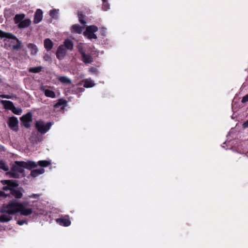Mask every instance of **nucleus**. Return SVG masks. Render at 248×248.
I'll return each mask as SVG.
<instances>
[{"instance_id": "obj_1", "label": "nucleus", "mask_w": 248, "mask_h": 248, "mask_svg": "<svg viewBox=\"0 0 248 248\" xmlns=\"http://www.w3.org/2000/svg\"><path fill=\"white\" fill-rule=\"evenodd\" d=\"M0 183L4 185L2 189L3 191H10V196L12 195L16 199H20L23 196L24 190L23 187H18L19 183L16 180H3Z\"/></svg>"}, {"instance_id": "obj_2", "label": "nucleus", "mask_w": 248, "mask_h": 248, "mask_svg": "<svg viewBox=\"0 0 248 248\" xmlns=\"http://www.w3.org/2000/svg\"><path fill=\"white\" fill-rule=\"evenodd\" d=\"M29 205V202H19L16 199H13L7 204L3 205L1 212L7 213L9 215H14L18 213L19 209L25 208L26 206Z\"/></svg>"}, {"instance_id": "obj_3", "label": "nucleus", "mask_w": 248, "mask_h": 248, "mask_svg": "<svg viewBox=\"0 0 248 248\" xmlns=\"http://www.w3.org/2000/svg\"><path fill=\"white\" fill-rule=\"evenodd\" d=\"M52 125H35V129L31 132L29 138L30 142L33 144H37L43 140V135L47 132Z\"/></svg>"}, {"instance_id": "obj_4", "label": "nucleus", "mask_w": 248, "mask_h": 248, "mask_svg": "<svg viewBox=\"0 0 248 248\" xmlns=\"http://www.w3.org/2000/svg\"><path fill=\"white\" fill-rule=\"evenodd\" d=\"M6 174L10 178L17 179L20 178V174L24 177L25 176V170L22 161H16L12 165L10 171L6 172Z\"/></svg>"}, {"instance_id": "obj_5", "label": "nucleus", "mask_w": 248, "mask_h": 248, "mask_svg": "<svg viewBox=\"0 0 248 248\" xmlns=\"http://www.w3.org/2000/svg\"><path fill=\"white\" fill-rule=\"evenodd\" d=\"M0 38L3 39V42H8L10 40L16 41V44L12 46V48L13 50H19L23 47V45L21 41H20L14 34L3 31L0 30Z\"/></svg>"}, {"instance_id": "obj_6", "label": "nucleus", "mask_w": 248, "mask_h": 248, "mask_svg": "<svg viewBox=\"0 0 248 248\" xmlns=\"http://www.w3.org/2000/svg\"><path fill=\"white\" fill-rule=\"evenodd\" d=\"M20 119L21 121L20 124H31V122H33V124H53L51 122L45 123L43 120L37 118V116L34 114H32L31 111L22 116Z\"/></svg>"}, {"instance_id": "obj_7", "label": "nucleus", "mask_w": 248, "mask_h": 248, "mask_svg": "<svg viewBox=\"0 0 248 248\" xmlns=\"http://www.w3.org/2000/svg\"><path fill=\"white\" fill-rule=\"evenodd\" d=\"M98 28L97 26L92 25L90 26H86L85 27V30L83 32V35L89 40L93 39H96L97 38L96 34L95 32L97 31Z\"/></svg>"}, {"instance_id": "obj_8", "label": "nucleus", "mask_w": 248, "mask_h": 248, "mask_svg": "<svg viewBox=\"0 0 248 248\" xmlns=\"http://www.w3.org/2000/svg\"><path fill=\"white\" fill-rule=\"evenodd\" d=\"M82 43H80L77 46L78 52L81 55V60L85 64H89L92 63L93 61V58L91 54H86L85 51L82 47Z\"/></svg>"}, {"instance_id": "obj_9", "label": "nucleus", "mask_w": 248, "mask_h": 248, "mask_svg": "<svg viewBox=\"0 0 248 248\" xmlns=\"http://www.w3.org/2000/svg\"><path fill=\"white\" fill-rule=\"evenodd\" d=\"M67 104V101L66 99L63 98H60L58 100V101L53 105V107L55 109L58 110H63Z\"/></svg>"}, {"instance_id": "obj_10", "label": "nucleus", "mask_w": 248, "mask_h": 248, "mask_svg": "<svg viewBox=\"0 0 248 248\" xmlns=\"http://www.w3.org/2000/svg\"><path fill=\"white\" fill-rule=\"evenodd\" d=\"M66 49L64 47L63 45H60L57 48L56 55L57 58L61 60L65 56L66 54Z\"/></svg>"}, {"instance_id": "obj_11", "label": "nucleus", "mask_w": 248, "mask_h": 248, "mask_svg": "<svg viewBox=\"0 0 248 248\" xmlns=\"http://www.w3.org/2000/svg\"><path fill=\"white\" fill-rule=\"evenodd\" d=\"M43 11L40 9H37L34 15L33 22L36 24L40 23L43 19Z\"/></svg>"}, {"instance_id": "obj_12", "label": "nucleus", "mask_w": 248, "mask_h": 248, "mask_svg": "<svg viewBox=\"0 0 248 248\" xmlns=\"http://www.w3.org/2000/svg\"><path fill=\"white\" fill-rule=\"evenodd\" d=\"M23 165L25 169L28 170H31L33 169H34L37 167L36 162L31 161L27 160V161H22Z\"/></svg>"}, {"instance_id": "obj_13", "label": "nucleus", "mask_w": 248, "mask_h": 248, "mask_svg": "<svg viewBox=\"0 0 248 248\" xmlns=\"http://www.w3.org/2000/svg\"><path fill=\"white\" fill-rule=\"evenodd\" d=\"M40 89L44 93L46 96L52 98L56 97V94L54 91L46 89L43 85H41Z\"/></svg>"}, {"instance_id": "obj_14", "label": "nucleus", "mask_w": 248, "mask_h": 248, "mask_svg": "<svg viewBox=\"0 0 248 248\" xmlns=\"http://www.w3.org/2000/svg\"><path fill=\"white\" fill-rule=\"evenodd\" d=\"M82 83H84L83 87L86 88H92L95 85L93 81L91 80V78H87L82 80L78 84V85H82Z\"/></svg>"}, {"instance_id": "obj_15", "label": "nucleus", "mask_w": 248, "mask_h": 248, "mask_svg": "<svg viewBox=\"0 0 248 248\" xmlns=\"http://www.w3.org/2000/svg\"><path fill=\"white\" fill-rule=\"evenodd\" d=\"M56 222L61 226L68 227L71 224V221L69 218L62 217L56 219Z\"/></svg>"}, {"instance_id": "obj_16", "label": "nucleus", "mask_w": 248, "mask_h": 248, "mask_svg": "<svg viewBox=\"0 0 248 248\" xmlns=\"http://www.w3.org/2000/svg\"><path fill=\"white\" fill-rule=\"evenodd\" d=\"M45 172V169L43 168H39L34 169L31 171L30 175L28 176L29 178L30 177L35 178L40 174H42Z\"/></svg>"}, {"instance_id": "obj_17", "label": "nucleus", "mask_w": 248, "mask_h": 248, "mask_svg": "<svg viewBox=\"0 0 248 248\" xmlns=\"http://www.w3.org/2000/svg\"><path fill=\"white\" fill-rule=\"evenodd\" d=\"M0 103L3 106V108L7 110H11L14 106L13 102L9 100H1Z\"/></svg>"}, {"instance_id": "obj_18", "label": "nucleus", "mask_w": 248, "mask_h": 248, "mask_svg": "<svg viewBox=\"0 0 248 248\" xmlns=\"http://www.w3.org/2000/svg\"><path fill=\"white\" fill-rule=\"evenodd\" d=\"M31 24V20L29 18L24 19L17 26L20 29H23L29 27Z\"/></svg>"}, {"instance_id": "obj_19", "label": "nucleus", "mask_w": 248, "mask_h": 248, "mask_svg": "<svg viewBox=\"0 0 248 248\" xmlns=\"http://www.w3.org/2000/svg\"><path fill=\"white\" fill-rule=\"evenodd\" d=\"M44 47L47 51H50L52 48L54 44L49 38H46L44 41Z\"/></svg>"}, {"instance_id": "obj_20", "label": "nucleus", "mask_w": 248, "mask_h": 248, "mask_svg": "<svg viewBox=\"0 0 248 248\" xmlns=\"http://www.w3.org/2000/svg\"><path fill=\"white\" fill-rule=\"evenodd\" d=\"M83 27L79 24H74L71 26V31L72 33L81 34L82 32Z\"/></svg>"}, {"instance_id": "obj_21", "label": "nucleus", "mask_w": 248, "mask_h": 248, "mask_svg": "<svg viewBox=\"0 0 248 248\" xmlns=\"http://www.w3.org/2000/svg\"><path fill=\"white\" fill-rule=\"evenodd\" d=\"M27 47L30 49L31 55H35L38 51V48L34 44L29 43L27 45Z\"/></svg>"}, {"instance_id": "obj_22", "label": "nucleus", "mask_w": 248, "mask_h": 248, "mask_svg": "<svg viewBox=\"0 0 248 248\" xmlns=\"http://www.w3.org/2000/svg\"><path fill=\"white\" fill-rule=\"evenodd\" d=\"M64 48L66 49L72 50L73 49L74 43L72 40L69 39H66L64 41Z\"/></svg>"}, {"instance_id": "obj_23", "label": "nucleus", "mask_w": 248, "mask_h": 248, "mask_svg": "<svg viewBox=\"0 0 248 248\" xmlns=\"http://www.w3.org/2000/svg\"><path fill=\"white\" fill-rule=\"evenodd\" d=\"M25 17V15L24 14L16 15L14 18L15 23L17 25L24 19Z\"/></svg>"}, {"instance_id": "obj_24", "label": "nucleus", "mask_w": 248, "mask_h": 248, "mask_svg": "<svg viewBox=\"0 0 248 248\" xmlns=\"http://www.w3.org/2000/svg\"><path fill=\"white\" fill-rule=\"evenodd\" d=\"M6 213L7 214H2L0 216V222H8L12 219V217L10 216L11 215Z\"/></svg>"}, {"instance_id": "obj_25", "label": "nucleus", "mask_w": 248, "mask_h": 248, "mask_svg": "<svg viewBox=\"0 0 248 248\" xmlns=\"http://www.w3.org/2000/svg\"><path fill=\"white\" fill-rule=\"evenodd\" d=\"M7 124H19V121L17 118L14 116H12L11 117H9L8 118L7 121Z\"/></svg>"}, {"instance_id": "obj_26", "label": "nucleus", "mask_w": 248, "mask_h": 248, "mask_svg": "<svg viewBox=\"0 0 248 248\" xmlns=\"http://www.w3.org/2000/svg\"><path fill=\"white\" fill-rule=\"evenodd\" d=\"M21 215L28 216L32 214V210L31 208H22L19 209V212Z\"/></svg>"}, {"instance_id": "obj_27", "label": "nucleus", "mask_w": 248, "mask_h": 248, "mask_svg": "<svg viewBox=\"0 0 248 248\" xmlns=\"http://www.w3.org/2000/svg\"><path fill=\"white\" fill-rule=\"evenodd\" d=\"M60 82L65 84H70L71 83V80L66 76H60L58 78Z\"/></svg>"}, {"instance_id": "obj_28", "label": "nucleus", "mask_w": 248, "mask_h": 248, "mask_svg": "<svg viewBox=\"0 0 248 248\" xmlns=\"http://www.w3.org/2000/svg\"><path fill=\"white\" fill-rule=\"evenodd\" d=\"M42 69L43 67L42 66L32 67L29 68L28 71L31 73H39L42 71Z\"/></svg>"}, {"instance_id": "obj_29", "label": "nucleus", "mask_w": 248, "mask_h": 248, "mask_svg": "<svg viewBox=\"0 0 248 248\" xmlns=\"http://www.w3.org/2000/svg\"><path fill=\"white\" fill-rule=\"evenodd\" d=\"M78 16L80 23L83 26H85L86 24V21L84 19V18L86 16L84 14H83V13L81 12H78Z\"/></svg>"}, {"instance_id": "obj_30", "label": "nucleus", "mask_w": 248, "mask_h": 248, "mask_svg": "<svg viewBox=\"0 0 248 248\" xmlns=\"http://www.w3.org/2000/svg\"><path fill=\"white\" fill-rule=\"evenodd\" d=\"M59 11V9H53L49 11V15L52 18L57 19H58Z\"/></svg>"}, {"instance_id": "obj_31", "label": "nucleus", "mask_w": 248, "mask_h": 248, "mask_svg": "<svg viewBox=\"0 0 248 248\" xmlns=\"http://www.w3.org/2000/svg\"><path fill=\"white\" fill-rule=\"evenodd\" d=\"M36 163L41 167H46L51 164V162L47 160H40Z\"/></svg>"}, {"instance_id": "obj_32", "label": "nucleus", "mask_w": 248, "mask_h": 248, "mask_svg": "<svg viewBox=\"0 0 248 248\" xmlns=\"http://www.w3.org/2000/svg\"><path fill=\"white\" fill-rule=\"evenodd\" d=\"M0 169L3 170L5 171H9V167L6 165V163L3 160H0Z\"/></svg>"}, {"instance_id": "obj_33", "label": "nucleus", "mask_w": 248, "mask_h": 248, "mask_svg": "<svg viewBox=\"0 0 248 248\" xmlns=\"http://www.w3.org/2000/svg\"><path fill=\"white\" fill-rule=\"evenodd\" d=\"M85 90L84 88L82 87H73V89L72 90V93L75 94H78L79 93H81L83 92Z\"/></svg>"}, {"instance_id": "obj_34", "label": "nucleus", "mask_w": 248, "mask_h": 248, "mask_svg": "<svg viewBox=\"0 0 248 248\" xmlns=\"http://www.w3.org/2000/svg\"><path fill=\"white\" fill-rule=\"evenodd\" d=\"M0 98H5V99H18V97L16 94H12L11 95L8 94H0Z\"/></svg>"}, {"instance_id": "obj_35", "label": "nucleus", "mask_w": 248, "mask_h": 248, "mask_svg": "<svg viewBox=\"0 0 248 248\" xmlns=\"http://www.w3.org/2000/svg\"><path fill=\"white\" fill-rule=\"evenodd\" d=\"M11 111L15 114L20 115L22 113V109L21 108L16 107L14 105Z\"/></svg>"}, {"instance_id": "obj_36", "label": "nucleus", "mask_w": 248, "mask_h": 248, "mask_svg": "<svg viewBox=\"0 0 248 248\" xmlns=\"http://www.w3.org/2000/svg\"><path fill=\"white\" fill-rule=\"evenodd\" d=\"M89 71L90 73L95 75L96 76H98L99 74V72L98 71L97 68H96L94 67H91L89 68Z\"/></svg>"}, {"instance_id": "obj_37", "label": "nucleus", "mask_w": 248, "mask_h": 248, "mask_svg": "<svg viewBox=\"0 0 248 248\" xmlns=\"http://www.w3.org/2000/svg\"><path fill=\"white\" fill-rule=\"evenodd\" d=\"M102 8L104 11H107L109 9L110 5L108 1L106 2H102Z\"/></svg>"}, {"instance_id": "obj_38", "label": "nucleus", "mask_w": 248, "mask_h": 248, "mask_svg": "<svg viewBox=\"0 0 248 248\" xmlns=\"http://www.w3.org/2000/svg\"><path fill=\"white\" fill-rule=\"evenodd\" d=\"M106 30L107 29L105 27H101L100 29V32L101 36L104 37L106 35Z\"/></svg>"}, {"instance_id": "obj_39", "label": "nucleus", "mask_w": 248, "mask_h": 248, "mask_svg": "<svg viewBox=\"0 0 248 248\" xmlns=\"http://www.w3.org/2000/svg\"><path fill=\"white\" fill-rule=\"evenodd\" d=\"M10 128L15 132L18 131L19 128H18V125H8Z\"/></svg>"}, {"instance_id": "obj_40", "label": "nucleus", "mask_w": 248, "mask_h": 248, "mask_svg": "<svg viewBox=\"0 0 248 248\" xmlns=\"http://www.w3.org/2000/svg\"><path fill=\"white\" fill-rule=\"evenodd\" d=\"M7 197H10V194H6L4 191L0 190V198L5 199Z\"/></svg>"}, {"instance_id": "obj_41", "label": "nucleus", "mask_w": 248, "mask_h": 248, "mask_svg": "<svg viewBox=\"0 0 248 248\" xmlns=\"http://www.w3.org/2000/svg\"><path fill=\"white\" fill-rule=\"evenodd\" d=\"M43 59L45 61H51V57L49 54H46L43 56Z\"/></svg>"}, {"instance_id": "obj_42", "label": "nucleus", "mask_w": 248, "mask_h": 248, "mask_svg": "<svg viewBox=\"0 0 248 248\" xmlns=\"http://www.w3.org/2000/svg\"><path fill=\"white\" fill-rule=\"evenodd\" d=\"M28 221L26 219L19 220L17 221V224L19 225H22L24 223L27 224Z\"/></svg>"}, {"instance_id": "obj_43", "label": "nucleus", "mask_w": 248, "mask_h": 248, "mask_svg": "<svg viewBox=\"0 0 248 248\" xmlns=\"http://www.w3.org/2000/svg\"><path fill=\"white\" fill-rule=\"evenodd\" d=\"M248 102V93L243 97L241 102L243 104Z\"/></svg>"}, {"instance_id": "obj_44", "label": "nucleus", "mask_w": 248, "mask_h": 248, "mask_svg": "<svg viewBox=\"0 0 248 248\" xmlns=\"http://www.w3.org/2000/svg\"><path fill=\"white\" fill-rule=\"evenodd\" d=\"M90 54H91L92 56L95 55L96 57H98V54H99V51L97 50V49H95V50H94V51H93L92 53H90Z\"/></svg>"}, {"instance_id": "obj_45", "label": "nucleus", "mask_w": 248, "mask_h": 248, "mask_svg": "<svg viewBox=\"0 0 248 248\" xmlns=\"http://www.w3.org/2000/svg\"><path fill=\"white\" fill-rule=\"evenodd\" d=\"M39 196H40L39 194H32V195L29 196V197L31 198L37 199V198H39Z\"/></svg>"}, {"instance_id": "obj_46", "label": "nucleus", "mask_w": 248, "mask_h": 248, "mask_svg": "<svg viewBox=\"0 0 248 248\" xmlns=\"http://www.w3.org/2000/svg\"><path fill=\"white\" fill-rule=\"evenodd\" d=\"M95 49L94 46H93V47L89 46L88 48V51H89L90 52V53H92V51H94V50H95Z\"/></svg>"}, {"instance_id": "obj_47", "label": "nucleus", "mask_w": 248, "mask_h": 248, "mask_svg": "<svg viewBox=\"0 0 248 248\" xmlns=\"http://www.w3.org/2000/svg\"><path fill=\"white\" fill-rule=\"evenodd\" d=\"M234 129L233 128H232L230 131V132H229L230 134L234 133Z\"/></svg>"}, {"instance_id": "obj_48", "label": "nucleus", "mask_w": 248, "mask_h": 248, "mask_svg": "<svg viewBox=\"0 0 248 248\" xmlns=\"http://www.w3.org/2000/svg\"><path fill=\"white\" fill-rule=\"evenodd\" d=\"M22 50H23V51L24 52L25 55H26L27 54V51L25 49H24V48L22 49Z\"/></svg>"}, {"instance_id": "obj_49", "label": "nucleus", "mask_w": 248, "mask_h": 248, "mask_svg": "<svg viewBox=\"0 0 248 248\" xmlns=\"http://www.w3.org/2000/svg\"><path fill=\"white\" fill-rule=\"evenodd\" d=\"M26 128H29L31 125H23Z\"/></svg>"}, {"instance_id": "obj_50", "label": "nucleus", "mask_w": 248, "mask_h": 248, "mask_svg": "<svg viewBox=\"0 0 248 248\" xmlns=\"http://www.w3.org/2000/svg\"><path fill=\"white\" fill-rule=\"evenodd\" d=\"M243 126L244 129H245V128L248 127V125H243Z\"/></svg>"}, {"instance_id": "obj_51", "label": "nucleus", "mask_w": 248, "mask_h": 248, "mask_svg": "<svg viewBox=\"0 0 248 248\" xmlns=\"http://www.w3.org/2000/svg\"><path fill=\"white\" fill-rule=\"evenodd\" d=\"M243 124H248V120L245 122Z\"/></svg>"}, {"instance_id": "obj_52", "label": "nucleus", "mask_w": 248, "mask_h": 248, "mask_svg": "<svg viewBox=\"0 0 248 248\" xmlns=\"http://www.w3.org/2000/svg\"><path fill=\"white\" fill-rule=\"evenodd\" d=\"M102 2H107L108 0H102Z\"/></svg>"}, {"instance_id": "obj_53", "label": "nucleus", "mask_w": 248, "mask_h": 248, "mask_svg": "<svg viewBox=\"0 0 248 248\" xmlns=\"http://www.w3.org/2000/svg\"><path fill=\"white\" fill-rule=\"evenodd\" d=\"M11 46H12V45L11 44H9L8 45V47H11Z\"/></svg>"}, {"instance_id": "obj_54", "label": "nucleus", "mask_w": 248, "mask_h": 248, "mask_svg": "<svg viewBox=\"0 0 248 248\" xmlns=\"http://www.w3.org/2000/svg\"><path fill=\"white\" fill-rule=\"evenodd\" d=\"M1 20H2V19H1V18L0 17V22L2 23V21H1Z\"/></svg>"}, {"instance_id": "obj_55", "label": "nucleus", "mask_w": 248, "mask_h": 248, "mask_svg": "<svg viewBox=\"0 0 248 248\" xmlns=\"http://www.w3.org/2000/svg\"><path fill=\"white\" fill-rule=\"evenodd\" d=\"M1 20H2V19H1V18L0 17V22L2 23V21H1Z\"/></svg>"}, {"instance_id": "obj_56", "label": "nucleus", "mask_w": 248, "mask_h": 248, "mask_svg": "<svg viewBox=\"0 0 248 248\" xmlns=\"http://www.w3.org/2000/svg\"><path fill=\"white\" fill-rule=\"evenodd\" d=\"M2 82V80L1 78H0V83H1Z\"/></svg>"}, {"instance_id": "obj_57", "label": "nucleus", "mask_w": 248, "mask_h": 248, "mask_svg": "<svg viewBox=\"0 0 248 248\" xmlns=\"http://www.w3.org/2000/svg\"><path fill=\"white\" fill-rule=\"evenodd\" d=\"M4 46H5L6 47V46H7V44H6V43H5V44H4Z\"/></svg>"}, {"instance_id": "obj_58", "label": "nucleus", "mask_w": 248, "mask_h": 248, "mask_svg": "<svg viewBox=\"0 0 248 248\" xmlns=\"http://www.w3.org/2000/svg\"><path fill=\"white\" fill-rule=\"evenodd\" d=\"M6 12H5V13H4L5 16H6Z\"/></svg>"}, {"instance_id": "obj_59", "label": "nucleus", "mask_w": 248, "mask_h": 248, "mask_svg": "<svg viewBox=\"0 0 248 248\" xmlns=\"http://www.w3.org/2000/svg\"><path fill=\"white\" fill-rule=\"evenodd\" d=\"M226 143V142H224L223 144H225Z\"/></svg>"}, {"instance_id": "obj_60", "label": "nucleus", "mask_w": 248, "mask_h": 248, "mask_svg": "<svg viewBox=\"0 0 248 248\" xmlns=\"http://www.w3.org/2000/svg\"><path fill=\"white\" fill-rule=\"evenodd\" d=\"M0 212H1V213H2V212H1V210H0Z\"/></svg>"}]
</instances>
